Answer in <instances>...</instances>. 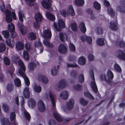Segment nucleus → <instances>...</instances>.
<instances>
[{"label": "nucleus", "mask_w": 125, "mask_h": 125, "mask_svg": "<svg viewBox=\"0 0 125 125\" xmlns=\"http://www.w3.org/2000/svg\"><path fill=\"white\" fill-rule=\"evenodd\" d=\"M61 15L64 17H66L69 14L72 16H74L75 15V13L73 7L72 5H70L68 6L67 11L65 10H62L60 11Z\"/></svg>", "instance_id": "obj_1"}, {"label": "nucleus", "mask_w": 125, "mask_h": 125, "mask_svg": "<svg viewBox=\"0 0 125 125\" xmlns=\"http://www.w3.org/2000/svg\"><path fill=\"white\" fill-rule=\"evenodd\" d=\"M53 26L57 31H60L62 29L65 28V24L62 20L59 19L58 21V24L54 22Z\"/></svg>", "instance_id": "obj_2"}, {"label": "nucleus", "mask_w": 125, "mask_h": 125, "mask_svg": "<svg viewBox=\"0 0 125 125\" xmlns=\"http://www.w3.org/2000/svg\"><path fill=\"white\" fill-rule=\"evenodd\" d=\"M91 77L93 81L91 82V87L92 90L94 93H97L98 91V88L95 82V79L94 74H90Z\"/></svg>", "instance_id": "obj_3"}, {"label": "nucleus", "mask_w": 125, "mask_h": 125, "mask_svg": "<svg viewBox=\"0 0 125 125\" xmlns=\"http://www.w3.org/2000/svg\"><path fill=\"white\" fill-rule=\"evenodd\" d=\"M120 2L122 5V6L119 5L117 7V9L119 12L123 13H125V0H120Z\"/></svg>", "instance_id": "obj_4"}, {"label": "nucleus", "mask_w": 125, "mask_h": 125, "mask_svg": "<svg viewBox=\"0 0 125 125\" xmlns=\"http://www.w3.org/2000/svg\"><path fill=\"white\" fill-rule=\"evenodd\" d=\"M19 63L20 68L19 69V73L20 75L23 76L24 74L23 72H25L26 70L25 67L21 60L19 62Z\"/></svg>", "instance_id": "obj_5"}, {"label": "nucleus", "mask_w": 125, "mask_h": 125, "mask_svg": "<svg viewBox=\"0 0 125 125\" xmlns=\"http://www.w3.org/2000/svg\"><path fill=\"white\" fill-rule=\"evenodd\" d=\"M6 21L8 23L11 22L12 21L10 11L8 10H6L5 12Z\"/></svg>", "instance_id": "obj_6"}, {"label": "nucleus", "mask_w": 125, "mask_h": 125, "mask_svg": "<svg viewBox=\"0 0 125 125\" xmlns=\"http://www.w3.org/2000/svg\"><path fill=\"white\" fill-rule=\"evenodd\" d=\"M38 109L40 112H43L45 111V106L42 100H40L39 101L38 103Z\"/></svg>", "instance_id": "obj_7"}, {"label": "nucleus", "mask_w": 125, "mask_h": 125, "mask_svg": "<svg viewBox=\"0 0 125 125\" xmlns=\"http://www.w3.org/2000/svg\"><path fill=\"white\" fill-rule=\"evenodd\" d=\"M58 51L62 54L66 53L67 51V49L65 46L62 44H60L58 48Z\"/></svg>", "instance_id": "obj_8"}, {"label": "nucleus", "mask_w": 125, "mask_h": 125, "mask_svg": "<svg viewBox=\"0 0 125 125\" xmlns=\"http://www.w3.org/2000/svg\"><path fill=\"white\" fill-rule=\"evenodd\" d=\"M52 36V34L51 31L47 29L43 32L42 37L45 39H49Z\"/></svg>", "instance_id": "obj_9"}, {"label": "nucleus", "mask_w": 125, "mask_h": 125, "mask_svg": "<svg viewBox=\"0 0 125 125\" xmlns=\"http://www.w3.org/2000/svg\"><path fill=\"white\" fill-rule=\"evenodd\" d=\"M116 21L114 22V21L111 22L110 23V25L109 26V28L114 31H116L117 29V25H118L117 22V20L116 19Z\"/></svg>", "instance_id": "obj_10"}, {"label": "nucleus", "mask_w": 125, "mask_h": 125, "mask_svg": "<svg viewBox=\"0 0 125 125\" xmlns=\"http://www.w3.org/2000/svg\"><path fill=\"white\" fill-rule=\"evenodd\" d=\"M23 96L25 98H29L30 96V93L29 88L25 87L23 90Z\"/></svg>", "instance_id": "obj_11"}, {"label": "nucleus", "mask_w": 125, "mask_h": 125, "mask_svg": "<svg viewBox=\"0 0 125 125\" xmlns=\"http://www.w3.org/2000/svg\"><path fill=\"white\" fill-rule=\"evenodd\" d=\"M80 30L83 33L85 34L86 31V29L84 23L83 22H81L79 25Z\"/></svg>", "instance_id": "obj_12"}, {"label": "nucleus", "mask_w": 125, "mask_h": 125, "mask_svg": "<svg viewBox=\"0 0 125 125\" xmlns=\"http://www.w3.org/2000/svg\"><path fill=\"white\" fill-rule=\"evenodd\" d=\"M118 40H117L114 42L115 45L120 47L125 48V42L123 41H119Z\"/></svg>", "instance_id": "obj_13"}, {"label": "nucleus", "mask_w": 125, "mask_h": 125, "mask_svg": "<svg viewBox=\"0 0 125 125\" xmlns=\"http://www.w3.org/2000/svg\"><path fill=\"white\" fill-rule=\"evenodd\" d=\"M60 97L61 99H67L68 97V94L67 91H62L60 94Z\"/></svg>", "instance_id": "obj_14"}, {"label": "nucleus", "mask_w": 125, "mask_h": 125, "mask_svg": "<svg viewBox=\"0 0 125 125\" xmlns=\"http://www.w3.org/2000/svg\"><path fill=\"white\" fill-rule=\"evenodd\" d=\"M66 85V83L64 80H61L58 83V87L59 88H64Z\"/></svg>", "instance_id": "obj_15"}, {"label": "nucleus", "mask_w": 125, "mask_h": 125, "mask_svg": "<svg viewBox=\"0 0 125 125\" xmlns=\"http://www.w3.org/2000/svg\"><path fill=\"white\" fill-rule=\"evenodd\" d=\"M73 100L72 99H70L69 101L66 104V106L69 110H70L73 108Z\"/></svg>", "instance_id": "obj_16"}, {"label": "nucleus", "mask_w": 125, "mask_h": 125, "mask_svg": "<svg viewBox=\"0 0 125 125\" xmlns=\"http://www.w3.org/2000/svg\"><path fill=\"white\" fill-rule=\"evenodd\" d=\"M107 75L108 78L107 79H110L111 81L110 84H111L112 83V80L114 77V74L111 70H108L107 73Z\"/></svg>", "instance_id": "obj_17"}, {"label": "nucleus", "mask_w": 125, "mask_h": 125, "mask_svg": "<svg viewBox=\"0 0 125 125\" xmlns=\"http://www.w3.org/2000/svg\"><path fill=\"white\" fill-rule=\"evenodd\" d=\"M46 16L48 19L50 20L53 21L55 19V16L48 11H46Z\"/></svg>", "instance_id": "obj_18"}, {"label": "nucleus", "mask_w": 125, "mask_h": 125, "mask_svg": "<svg viewBox=\"0 0 125 125\" xmlns=\"http://www.w3.org/2000/svg\"><path fill=\"white\" fill-rule=\"evenodd\" d=\"M6 40V43L8 46L12 48L15 45V42L14 40Z\"/></svg>", "instance_id": "obj_19"}, {"label": "nucleus", "mask_w": 125, "mask_h": 125, "mask_svg": "<svg viewBox=\"0 0 125 125\" xmlns=\"http://www.w3.org/2000/svg\"><path fill=\"white\" fill-rule=\"evenodd\" d=\"M49 96L52 101L53 106V110H55L56 108L55 101L54 98L51 92H50L49 93Z\"/></svg>", "instance_id": "obj_20"}, {"label": "nucleus", "mask_w": 125, "mask_h": 125, "mask_svg": "<svg viewBox=\"0 0 125 125\" xmlns=\"http://www.w3.org/2000/svg\"><path fill=\"white\" fill-rule=\"evenodd\" d=\"M47 2L46 0H43L41 2V4L42 6L44 8L48 9L50 7V4L49 2Z\"/></svg>", "instance_id": "obj_21"}, {"label": "nucleus", "mask_w": 125, "mask_h": 125, "mask_svg": "<svg viewBox=\"0 0 125 125\" xmlns=\"http://www.w3.org/2000/svg\"><path fill=\"white\" fill-rule=\"evenodd\" d=\"M42 15L40 13H37L35 15V20L36 21L41 22L42 21Z\"/></svg>", "instance_id": "obj_22"}, {"label": "nucleus", "mask_w": 125, "mask_h": 125, "mask_svg": "<svg viewBox=\"0 0 125 125\" xmlns=\"http://www.w3.org/2000/svg\"><path fill=\"white\" fill-rule=\"evenodd\" d=\"M86 61L85 58L83 56L80 57L79 58L78 63L79 65H83L85 64Z\"/></svg>", "instance_id": "obj_23"}, {"label": "nucleus", "mask_w": 125, "mask_h": 125, "mask_svg": "<svg viewBox=\"0 0 125 125\" xmlns=\"http://www.w3.org/2000/svg\"><path fill=\"white\" fill-rule=\"evenodd\" d=\"M50 40H43V43L44 44L49 47L52 48L53 45L52 44L50 43Z\"/></svg>", "instance_id": "obj_24"}, {"label": "nucleus", "mask_w": 125, "mask_h": 125, "mask_svg": "<svg viewBox=\"0 0 125 125\" xmlns=\"http://www.w3.org/2000/svg\"><path fill=\"white\" fill-rule=\"evenodd\" d=\"M8 29L10 32H14L15 28L13 24L12 23L9 24L8 25Z\"/></svg>", "instance_id": "obj_25"}, {"label": "nucleus", "mask_w": 125, "mask_h": 125, "mask_svg": "<svg viewBox=\"0 0 125 125\" xmlns=\"http://www.w3.org/2000/svg\"><path fill=\"white\" fill-rule=\"evenodd\" d=\"M100 78L102 81H105L107 83L109 84H111V81L110 79H106V75L105 74H102L100 76Z\"/></svg>", "instance_id": "obj_26"}, {"label": "nucleus", "mask_w": 125, "mask_h": 125, "mask_svg": "<svg viewBox=\"0 0 125 125\" xmlns=\"http://www.w3.org/2000/svg\"><path fill=\"white\" fill-rule=\"evenodd\" d=\"M84 0H75V4L76 5L79 6H83L84 3Z\"/></svg>", "instance_id": "obj_27"}, {"label": "nucleus", "mask_w": 125, "mask_h": 125, "mask_svg": "<svg viewBox=\"0 0 125 125\" xmlns=\"http://www.w3.org/2000/svg\"><path fill=\"white\" fill-rule=\"evenodd\" d=\"M14 83L15 85L17 87H19L21 85V81L20 79L18 78L14 79Z\"/></svg>", "instance_id": "obj_28"}, {"label": "nucleus", "mask_w": 125, "mask_h": 125, "mask_svg": "<svg viewBox=\"0 0 125 125\" xmlns=\"http://www.w3.org/2000/svg\"><path fill=\"white\" fill-rule=\"evenodd\" d=\"M24 116L26 119L29 121L30 120L31 116L30 114L25 109L24 111Z\"/></svg>", "instance_id": "obj_29"}, {"label": "nucleus", "mask_w": 125, "mask_h": 125, "mask_svg": "<svg viewBox=\"0 0 125 125\" xmlns=\"http://www.w3.org/2000/svg\"><path fill=\"white\" fill-rule=\"evenodd\" d=\"M16 48L19 51L23 49L24 48L23 44L21 42H17L16 45Z\"/></svg>", "instance_id": "obj_30"}, {"label": "nucleus", "mask_w": 125, "mask_h": 125, "mask_svg": "<svg viewBox=\"0 0 125 125\" xmlns=\"http://www.w3.org/2000/svg\"><path fill=\"white\" fill-rule=\"evenodd\" d=\"M53 116L54 117L58 122H61L63 121L62 119L60 116L57 113H53Z\"/></svg>", "instance_id": "obj_31"}, {"label": "nucleus", "mask_w": 125, "mask_h": 125, "mask_svg": "<svg viewBox=\"0 0 125 125\" xmlns=\"http://www.w3.org/2000/svg\"><path fill=\"white\" fill-rule=\"evenodd\" d=\"M114 68L117 72L119 73H121L122 70L120 66L117 63H115L114 65Z\"/></svg>", "instance_id": "obj_32"}, {"label": "nucleus", "mask_w": 125, "mask_h": 125, "mask_svg": "<svg viewBox=\"0 0 125 125\" xmlns=\"http://www.w3.org/2000/svg\"><path fill=\"white\" fill-rule=\"evenodd\" d=\"M93 6L94 8L97 10H99L101 9V5L97 1H95L94 2Z\"/></svg>", "instance_id": "obj_33"}, {"label": "nucleus", "mask_w": 125, "mask_h": 125, "mask_svg": "<svg viewBox=\"0 0 125 125\" xmlns=\"http://www.w3.org/2000/svg\"><path fill=\"white\" fill-rule=\"evenodd\" d=\"M41 77V80L42 83L45 84H47L48 81L47 77L45 75L40 76Z\"/></svg>", "instance_id": "obj_34"}, {"label": "nucleus", "mask_w": 125, "mask_h": 125, "mask_svg": "<svg viewBox=\"0 0 125 125\" xmlns=\"http://www.w3.org/2000/svg\"><path fill=\"white\" fill-rule=\"evenodd\" d=\"M36 64L33 62L30 63L28 65L29 69L30 70H33L36 67Z\"/></svg>", "instance_id": "obj_35"}, {"label": "nucleus", "mask_w": 125, "mask_h": 125, "mask_svg": "<svg viewBox=\"0 0 125 125\" xmlns=\"http://www.w3.org/2000/svg\"><path fill=\"white\" fill-rule=\"evenodd\" d=\"M71 27L72 30L74 31H76L77 30V26L76 23H72L71 24Z\"/></svg>", "instance_id": "obj_36"}, {"label": "nucleus", "mask_w": 125, "mask_h": 125, "mask_svg": "<svg viewBox=\"0 0 125 125\" xmlns=\"http://www.w3.org/2000/svg\"><path fill=\"white\" fill-rule=\"evenodd\" d=\"M13 85L12 83H8L7 85V88L8 91L11 92L13 90Z\"/></svg>", "instance_id": "obj_37"}, {"label": "nucleus", "mask_w": 125, "mask_h": 125, "mask_svg": "<svg viewBox=\"0 0 125 125\" xmlns=\"http://www.w3.org/2000/svg\"><path fill=\"white\" fill-rule=\"evenodd\" d=\"M29 39H36V36L35 34L33 32H31L28 33V34Z\"/></svg>", "instance_id": "obj_38"}, {"label": "nucleus", "mask_w": 125, "mask_h": 125, "mask_svg": "<svg viewBox=\"0 0 125 125\" xmlns=\"http://www.w3.org/2000/svg\"><path fill=\"white\" fill-rule=\"evenodd\" d=\"M84 95L85 96L91 100H93L94 99V97L90 93L85 92L84 93Z\"/></svg>", "instance_id": "obj_39"}, {"label": "nucleus", "mask_w": 125, "mask_h": 125, "mask_svg": "<svg viewBox=\"0 0 125 125\" xmlns=\"http://www.w3.org/2000/svg\"><path fill=\"white\" fill-rule=\"evenodd\" d=\"M23 58L26 61L29 59V55L28 52L26 51H24L23 52Z\"/></svg>", "instance_id": "obj_40"}, {"label": "nucleus", "mask_w": 125, "mask_h": 125, "mask_svg": "<svg viewBox=\"0 0 125 125\" xmlns=\"http://www.w3.org/2000/svg\"><path fill=\"white\" fill-rule=\"evenodd\" d=\"M40 40H38V42H36L34 43V45L35 47L39 48L42 47V46H43L40 41Z\"/></svg>", "instance_id": "obj_41"}, {"label": "nucleus", "mask_w": 125, "mask_h": 125, "mask_svg": "<svg viewBox=\"0 0 125 125\" xmlns=\"http://www.w3.org/2000/svg\"><path fill=\"white\" fill-rule=\"evenodd\" d=\"M79 82L80 83H82L84 81V78L83 74H80L78 77Z\"/></svg>", "instance_id": "obj_42"}, {"label": "nucleus", "mask_w": 125, "mask_h": 125, "mask_svg": "<svg viewBox=\"0 0 125 125\" xmlns=\"http://www.w3.org/2000/svg\"><path fill=\"white\" fill-rule=\"evenodd\" d=\"M78 73L75 70H73L70 73V75L73 78H76L78 76Z\"/></svg>", "instance_id": "obj_43"}, {"label": "nucleus", "mask_w": 125, "mask_h": 125, "mask_svg": "<svg viewBox=\"0 0 125 125\" xmlns=\"http://www.w3.org/2000/svg\"><path fill=\"white\" fill-rule=\"evenodd\" d=\"M73 88L76 90L79 91L81 90L82 86L79 84H77L73 86Z\"/></svg>", "instance_id": "obj_44"}, {"label": "nucleus", "mask_w": 125, "mask_h": 125, "mask_svg": "<svg viewBox=\"0 0 125 125\" xmlns=\"http://www.w3.org/2000/svg\"><path fill=\"white\" fill-rule=\"evenodd\" d=\"M58 72L57 70L56 69V66L52 67L51 70V73L53 75H57Z\"/></svg>", "instance_id": "obj_45"}, {"label": "nucleus", "mask_w": 125, "mask_h": 125, "mask_svg": "<svg viewBox=\"0 0 125 125\" xmlns=\"http://www.w3.org/2000/svg\"><path fill=\"white\" fill-rule=\"evenodd\" d=\"M6 49V46L4 43H0V53L4 52Z\"/></svg>", "instance_id": "obj_46"}, {"label": "nucleus", "mask_w": 125, "mask_h": 125, "mask_svg": "<svg viewBox=\"0 0 125 125\" xmlns=\"http://www.w3.org/2000/svg\"><path fill=\"white\" fill-rule=\"evenodd\" d=\"M2 33L5 39H7L9 37V31L7 30L3 31Z\"/></svg>", "instance_id": "obj_47"}, {"label": "nucleus", "mask_w": 125, "mask_h": 125, "mask_svg": "<svg viewBox=\"0 0 125 125\" xmlns=\"http://www.w3.org/2000/svg\"><path fill=\"white\" fill-rule=\"evenodd\" d=\"M34 89L35 91L39 93L41 92L42 88L40 86H38L35 85L34 87Z\"/></svg>", "instance_id": "obj_48"}, {"label": "nucleus", "mask_w": 125, "mask_h": 125, "mask_svg": "<svg viewBox=\"0 0 125 125\" xmlns=\"http://www.w3.org/2000/svg\"><path fill=\"white\" fill-rule=\"evenodd\" d=\"M69 49L72 52H74L75 51V47L73 43H71L69 45Z\"/></svg>", "instance_id": "obj_49"}, {"label": "nucleus", "mask_w": 125, "mask_h": 125, "mask_svg": "<svg viewBox=\"0 0 125 125\" xmlns=\"http://www.w3.org/2000/svg\"><path fill=\"white\" fill-rule=\"evenodd\" d=\"M16 115L14 112H11L10 114V118L11 121H13L16 118Z\"/></svg>", "instance_id": "obj_50"}, {"label": "nucleus", "mask_w": 125, "mask_h": 125, "mask_svg": "<svg viewBox=\"0 0 125 125\" xmlns=\"http://www.w3.org/2000/svg\"><path fill=\"white\" fill-rule=\"evenodd\" d=\"M80 102L82 105H86L88 104V101L85 100V99L83 98H81L80 99Z\"/></svg>", "instance_id": "obj_51"}, {"label": "nucleus", "mask_w": 125, "mask_h": 125, "mask_svg": "<svg viewBox=\"0 0 125 125\" xmlns=\"http://www.w3.org/2000/svg\"><path fill=\"white\" fill-rule=\"evenodd\" d=\"M104 40H97L96 43L97 45L100 46H102L104 44Z\"/></svg>", "instance_id": "obj_52"}, {"label": "nucleus", "mask_w": 125, "mask_h": 125, "mask_svg": "<svg viewBox=\"0 0 125 125\" xmlns=\"http://www.w3.org/2000/svg\"><path fill=\"white\" fill-rule=\"evenodd\" d=\"M2 107L5 112L8 113L9 112V107L6 104H4L2 105Z\"/></svg>", "instance_id": "obj_53"}, {"label": "nucleus", "mask_w": 125, "mask_h": 125, "mask_svg": "<svg viewBox=\"0 0 125 125\" xmlns=\"http://www.w3.org/2000/svg\"><path fill=\"white\" fill-rule=\"evenodd\" d=\"M29 102L31 103L32 108H33L35 107L36 104V103L35 101L33 99L31 98L29 99Z\"/></svg>", "instance_id": "obj_54"}, {"label": "nucleus", "mask_w": 125, "mask_h": 125, "mask_svg": "<svg viewBox=\"0 0 125 125\" xmlns=\"http://www.w3.org/2000/svg\"><path fill=\"white\" fill-rule=\"evenodd\" d=\"M4 61L6 65H9L10 64V60L8 57H5L4 58Z\"/></svg>", "instance_id": "obj_55"}, {"label": "nucleus", "mask_w": 125, "mask_h": 125, "mask_svg": "<svg viewBox=\"0 0 125 125\" xmlns=\"http://www.w3.org/2000/svg\"><path fill=\"white\" fill-rule=\"evenodd\" d=\"M35 0H25L27 4L29 6L32 7L33 6L34 4L33 2Z\"/></svg>", "instance_id": "obj_56"}, {"label": "nucleus", "mask_w": 125, "mask_h": 125, "mask_svg": "<svg viewBox=\"0 0 125 125\" xmlns=\"http://www.w3.org/2000/svg\"><path fill=\"white\" fill-rule=\"evenodd\" d=\"M25 83L27 86H29L30 84V80L28 77L25 76L24 78Z\"/></svg>", "instance_id": "obj_57"}, {"label": "nucleus", "mask_w": 125, "mask_h": 125, "mask_svg": "<svg viewBox=\"0 0 125 125\" xmlns=\"http://www.w3.org/2000/svg\"><path fill=\"white\" fill-rule=\"evenodd\" d=\"M59 37L60 39H64L65 37H66V39H67V36L65 33H63L62 32L60 33L59 34Z\"/></svg>", "instance_id": "obj_58"}, {"label": "nucleus", "mask_w": 125, "mask_h": 125, "mask_svg": "<svg viewBox=\"0 0 125 125\" xmlns=\"http://www.w3.org/2000/svg\"><path fill=\"white\" fill-rule=\"evenodd\" d=\"M25 48L28 52H30L31 49V44L29 43H26L25 45Z\"/></svg>", "instance_id": "obj_59"}, {"label": "nucleus", "mask_w": 125, "mask_h": 125, "mask_svg": "<svg viewBox=\"0 0 125 125\" xmlns=\"http://www.w3.org/2000/svg\"><path fill=\"white\" fill-rule=\"evenodd\" d=\"M97 32L99 34H101L103 32V30L102 27H98L97 28Z\"/></svg>", "instance_id": "obj_60"}, {"label": "nucleus", "mask_w": 125, "mask_h": 125, "mask_svg": "<svg viewBox=\"0 0 125 125\" xmlns=\"http://www.w3.org/2000/svg\"><path fill=\"white\" fill-rule=\"evenodd\" d=\"M67 66L71 68H75L78 66V65L75 63L74 64L68 63L67 65Z\"/></svg>", "instance_id": "obj_61"}, {"label": "nucleus", "mask_w": 125, "mask_h": 125, "mask_svg": "<svg viewBox=\"0 0 125 125\" xmlns=\"http://www.w3.org/2000/svg\"><path fill=\"white\" fill-rule=\"evenodd\" d=\"M10 122L7 119H3L2 120V124L3 125H10Z\"/></svg>", "instance_id": "obj_62"}, {"label": "nucleus", "mask_w": 125, "mask_h": 125, "mask_svg": "<svg viewBox=\"0 0 125 125\" xmlns=\"http://www.w3.org/2000/svg\"><path fill=\"white\" fill-rule=\"evenodd\" d=\"M108 13L112 17H113L115 16V13L113 9H110L108 10Z\"/></svg>", "instance_id": "obj_63"}, {"label": "nucleus", "mask_w": 125, "mask_h": 125, "mask_svg": "<svg viewBox=\"0 0 125 125\" xmlns=\"http://www.w3.org/2000/svg\"><path fill=\"white\" fill-rule=\"evenodd\" d=\"M19 19L20 21L23 22V18L24 17V15H22L21 12H19L18 13Z\"/></svg>", "instance_id": "obj_64"}]
</instances>
